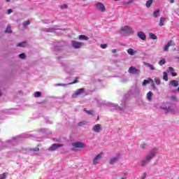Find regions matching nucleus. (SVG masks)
<instances>
[{"instance_id":"nucleus-3","label":"nucleus","mask_w":179,"mask_h":179,"mask_svg":"<svg viewBox=\"0 0 179 179\" xmlns=\"http://www.w3.org/2000/svg\"><path fill=\"white\" fill-rule=\"evenodd\" d=\"M109 107L110 110H117V111H123L125 108V103L122 104L121 107H119L118 105L115 103H110Z\"/></svg>"},{"instance_id":"nucleus-25","label":"nucleus","mask_w":179,"mask_h":179,"mask_svg":"<svg viewBox=\"0 0 179 179\" xmlns=\"http://www.w3.org/2000/svg\"><path fill=\"white\" fill-rule=\"evenodd\" d=\"M78 40L87 41V40H89V37L86 36L85 35H80L78 36Z\"/></svg>"},{"instance_id":"nucleus-1","label":"nucleus","mask_w":179,"mask_h":179,"mask_svg":"<svg viewBox=\"0 0 179 179\" xmlns=\"http://www.w3.org/2000/svg\"><path fill=\"white\" fill-rule=\"evenodd\" d=\"M22 138H29V136L26 134H22V135H20L16 137H14L12 138V140H8L6 143L1 142L0 150H3L5 148H10V146L17 145L18 142H20V141H22Z\"/></svg>"},{"instance_id":"nucleus-53","label":"nucleus","mask_w":179,"mask_h":179,"mask_svg":"<svg viewBox=\"0 0 179 179\" xmlns=\"http://www.w3.org/2000/svg\"><path fill=\"white\" fill-rule=\"evenodd\" d=\"M40 150V149H38V148H36L34 150H32V152H38Z\"/></svg>"},{"instance_id":"nucleus-10","label":"nucleus","mask_w":179,"mask_h":179,"mask_svg":"<svg viewBox=\"0 0 179 179\" xmlns=\"http://www.w3.org/2000/svg\"><path fill=\"white\" fill-rule=\"evenodd\" d=\"M96 9L99 10V12H101L102 13L106 12V6H104V4L103 3L98 2L96 4Z\"/></svg>"},{"instance_id":"nucleus-22","label":"nucleus","mask_w":179,"mask_h":179,"mask_svg":"<svg viewBox=\"0 0 179 179\" xmlns=\"http://www.w3.org/2000/svg\"><path fill=\"white\" fill-rule=\"evenodd\" d=\"M136 52H138L136 50H134L132 48H129L127 50V54H129V55H135V54H136Z\"/></svg>"},{"instance_id":"nucleus-44","label":"nucleus","mask_w":179,"mask_h":179,"mask_svg":"<svg viewBox=\"0 0 179 179\" xmlns=\"http://www.w3.org/2000/svg\"><path fill=\"white\" fill-rule=\"evenodd\" d=\"M171 100H172V101H177V97L176 96H171Z\"/></svg>"},{"instance_id":"nucleus-4","label":"nucleus","mask_w":179,"mask_h":179,"mask_svg":"<svg viewBox=\"0 0 179 179\" xmlns=\"http://www.w3.org/2000/svg\"><path fill=\"white\" fill-rule=\"evenodd\" d=\"M71 45L73 48H76V50H78L79 48H82V47L85 45V43L76 41H71Z\"/></svg>"},{"instance_id":"nucleus-36","label":"nucleus","mask_w":179,"mask_h":179,"mask_svg":"<svg viewBox=\"0 0 179 179\" xmlns=\"http://www.w3.org/2000/svg\"><path fill=\"white\" fill-rule=\"evenodd\" d=\"M19 58H21V59H24V58H26V54H24V53L20 54Z\"/></svg>"},{"instance_id":"nucleus-38","label":"nucleus","mask_w":179,"mask_h":179,"mask_svg":"<svg viewBox=\"0 0 179 179\" xmlns=\"http://www.w3.org/2000/svg\"><path fill=\"white\" fill-rule=\"evenodd\" d=\"M29 24H30V21H29V20L23 22L24 27L29 26Z\"/></svg>"},{"instance_id":"nucleus-13","label":"nucleus","mask_w":179,"mask_h":179,"mask_svg":"<svg viewBox=\"0 0 179 179\" xmlns=\"http://www.w3.org/2000/svg\"><path fill=\"white\" fill-rule=\"evenodd\" d=\"M42 30L46 33H55V30H58V28L57 26H55L52 28H43Z\"/></svg>"},{"instance_id":"nucleus-27","label":"nucleus","mask_w":179,"mask_h":179,"mask_svg":"<svg viewBox=\"0 0 179 179\" xmlns=\"http://www.w3.org/2000/svg\"><path fill=\"white\" fill-rule=\"evenodd\" d=\"M149 37L152 40H157V36L152 32L149 33Z\"/></svg>"},{"instance_id":"nucleus-31","label":"nucleus","mask_w":179,"mask_h":179,"mask_svg":"<svg viewBox=\"0 0 179 179\" xmlns=\"http://www.w3.org/2000/svg\"><path fill=\"white\" fill-rule=\"evenodd\" d=\"M160 13V10H157L153 13L154 17H159V15Z\"/></svg>"},{"instance_id":"nucleus-45","label":"nucleus","mask_w":179,"mask_h":179,"mask_svg":"<svg viewBox=\"0 0 179 179\" xmlns=\"http://www.w3.org/2000/svg\"><path fill=\"white\" fill-rule=\"evenodd\" d=\"M168 72H171V73L174 72V69L173 67H169Z\"/></svg>"},{"instance_id":"nucleus-61","label":"nucleus","mask_w":179,"mask_h":179,"mask_svg":"<svg viewBox=\"0 0 179 179\" xmlns=\"http://www.w3.org/2000/svg\"><path fill=\"white\" fill-rule=\"evenodd\" d=\"M59 140H58V139L56 140V142H59Z\"/></svg>"},{"instance_id":"nucleus-16","label":"nucleus","mask_w":179,"mask_h":179,"mask_svg":"<svg viewBox=\"0 0 179 179\" xmlns=\"http://www.w3.org/2000/svg\"><path fill=\"white\" fill-rule=\"evenodd\" d=\"M137 36L138 38H141V40H143L144 41L145 40H146V34L143 31L137 32Z\"/></svg>"},{"instance_id":"nucleus-2","label":"nucleus","mask_w":179,"mask_h":179,"mask_svg":"<svg viewBox=\"0 0 179 179\" xmlns=\"http://www.w3.org/2000/svg\"><path fill=\"white\" fill-rule=\"evenodd\" d=\"M157 152H159V149L157 148H152L149 154L145 156V157L141 161V166H146L149 162L157 155Z\"/></svg>"},{"instance_id":"nucleus-23","label":"nucleus","mask_w":179,"mask_h":179,"mask_svg":"<svg viewBox=\"0 0 179 179\" xmlns=\"http://www.w3.org/2000/svg\"><path fill=\"white\" fill-rule=\"evenodd\" d=\"M150 82H153V80L150 78H148V80H144L142 85L143 86H146V85H149Z\"/></svg>"},{"instance_id":"nucleus-9","label":"nucleus","mask_w":179,"mask_h":179,"mask_svg":"<svg viewBox=\"0 0 179 179\" xmlns=\"http://www.w3.org/2000/svg\"><path fill=\"white\" fill-rule=\"evenodd\" d=\"M73 148H79L80 149H83V148H86V144L77 141L71 144Z\"/></svg>"},{"instance_id":"nucleus-15","label":"nucleus","mask_w":179,"mask_h":179,"mask_svg":"<svg viewBox=\"0 0 179 179\" xmlns=\"http://www.w3.org/2000/svg\"><path fill=\"white\" fill-rule=\"evenodd\" d=\"M141 92V90H139V88L138 87H133L130 90V91L129 92V94H133V95H136V94H139Z\"/></svg>"},{"instance_id":"nucleus-6","label":"nucleus","mask_w":179,"mask_h":179,"mask_svg":"<svg viewBox=\"0 0 179 179\" xmlns=\"http://www.w3.org/2000/svg\"><path fill=\"white\" fill-rule=\"evenodd\" d=\"M63 66L67 73H69V75H73L74 71L71 68V66L69 63L64 64Z\"/></svg>"},{"instance_id":"nucleus-24","label":"nucleus","mask_w":179,"mask_h":179,"mask_svg":"<svg viewBox=\"0 0 179 179\" xmlns=\"http://www.w3.org/2000/svg\"><path fill=\"white\" fill-rule=\"evenodd\" d=\"M152 97H153V92L152 91H150L147 94V99L148 101H152Z\"/></svg>"},{"instance_id":"nucleus-50","label":"nucleus","mask_w":179,"mask_h":179,"mask_svg":"<svg viewBox=\"0 0 179 179\" xmlns=\"http://www.w3.org/2000/svg\"><path fill=\"white\" fill-rule=\"evenodd\" d=\"M13 12V10H12V9H8L7 11L8 15H10V13H12Z\"/></svg>"},{"instance_id":"nucleus-7","label":"nucleus","mask_w":179,"mask_h":179,"mask_svg":"<svg viewBox=\"0 0 179 179\" xmlns=\"http://www.w3.org/2000/svg\"><path fill=\"white\" fill-rule=\"evenodd\" d=\"M160 107L166 113H174V108L172 106H166V104L163 103Z\"/></svg>"},{"instance_id":"nucleus-49","label":"nucleus","mask_w":179,"mask_h":179,"mask_svg":"<svg viewBox=\"0 0 179 179\" xmlns=\"http://www.w3.org/2000/svg\"><path fill=\"white\" fill-rule=\"evenodd\" d=\"M42 22H43V23H45V24L50 23V20H42Z\"/></svg>"},{"instance_id":"nucleus-33","label":"nucleus","mask_w":179,"mask_h":179,"mask_svg":"<svg viewBox=\"0 0 179 179\" xmlns=\"http://www.w3.org/2000/svg\"><path fill=\"white\" fill-rule=\"evenodd\" d=\"M156 85H160V83H162V80H160V78L156 77L155 79H154Z\"/></svg>"},{"instance_id":"nucleus-14","label":"nucleus","mask_w":179,"mask_h":179,"mask_svg":"<svg viewBox=\"0 0 179 179\" xmlns=\"http://www.w3.org/2000/svg\"><path fill=\"white\" fill-rule=\"evenodd\" d=\"M101 124H96L95 125H94L93 128H92V131L94 132H96V134H99V132H101Z\"/></svg>"},{"instance_id":"nucleus-40","label":"nucleus","mask_w":179,"mask_h":179,"mask_svg":"<svg viewBox=\"0 0 179 179\" xmlns=\"http://www.w3.org/2000/svg\"><path fill=\"white\" fill-rule=\"evenodd\" d=\"M134 2V0H129L128 1H126L124 3V5H131Z\"/></svg>"},{"instance_id":"nucleus-18","label":"nucleus","mask_w":179,"mask_h":179,"mask_svg":"<svg viewBox=\"0 0 179 179\" xmlns=\"http://www.w3.org/2000/svg\"><path fill=\"white\" fill-rule=\"evenodd\" d=\"M171 45H173V41H170L169 42L167 43V44H166L164 45V51L167 52V51H169V48H170V47H171Z\"/></svg>"},{"instance_id":"nucleus-35","label":"nucleus","mask_w":179,"mask_h":179,"mask_svg":"<svg viewBox=\"0 0 179 179\" xmlns=\"http://www.w3.org/2000/svg\"><path fill=\"white\" fill-rule=\"evenodd\" d=\"M84 111H85L87 113V114H88L90 115H93V114H94V111H93V110H87L86 109H84Z\"/></svg>"},{"instance_id":"nucleus-59","label":"nucleus","mask_w":179,"mask_h":179,"mask_svg":"<svg viewBox=\"0 0 179 179\" xmlns=\"http://www.w3.org/2000/svg\"><path fill=\"white\" fill-rule=\"evenodd\" d=\"M120 179H127V177L123 176V177H122Z\"/></svg>"},{"instance_id":"nucleus-12","label":"nucleus","mask_w":179,"mask_h":179,"mask_svg":"<svg viewBox=\"0 0 179 179\" xmlns=\"http://www.w3.org/2000/svg\"><path fill=\"white\" fill-rule=\"evenodd\" d=\"M129 73H132L133 75H139L141 73V70L136 69V68L134 66H131L129 69Z\"/></svg>"},{"instance_id":"nucleus-28","label":"nucleus","mask_w":179,"mask_h":179,"mask_svg":"<svg viewBox=\"0 0 179 179\" xmlns=\"http://www.w3.org/2000/svg\"><path fill=\"white\" fill-rule=\"evenodd\" d=\"M152 3H153V0H148L146 1L145 6H147V8H150V6H152Z\"/></svg>"},{"instance_id":"nucleus-47","label":"nucleus","mask_w":179,"mask_h":179,"mask_svg":"<svg viewBox=\"0 0 179 179\" xmlns=\"http://www.w3.org/2000/svg\"><path fill=\"white\" fill-rule=\"evenodd\" d=\"M101 48H103V50L107 48V44H101Z\"/></svg>"},{"instance_id":"nucleus-48","label":"nucleus","mask_w":179,"mask_h":179,"mask_svg":"<svg viewBox=\"0 0 179 179\" xmlns=\"http://www.w3.org/2000/svg\"><path fill=\"white\" fill-rule=\"evenodd\" d=\"M76 79H78V78H76ZM75 83H78V80H75L73 82L69 83V85H75Z\"/></svg>"},{"instance_id":"nucleus-62","label":"nucleus","mask_w":179,"mask_h":179,"mask_svg":"<svg viewBox=\"0 0 179 179\" xmlns=\"http://www.w3.org/2000/svg\"><path fill=\"white\" fill-rule=\"evenodd\" d=\"M115 1H120V0H115Z\"/></svg>"},{"instance_id":"nucleus-57","label":"nucleus","mask_w":179,"mask_h":179,"mask_svg":"<svg viewBox=\"0 0 179 179\" xmlns=\"http://www.w3.org/2000/svg\"><path fill=\"white\" fill-rule=\"evenodd\" d=\"M171 3H174V0H170Z\"/></svg>"},{"instance_id":"nucleus-60","label":"nucleus","mask_w":179,"mask_h":179,"mask_svg":"<svg viewBox=\"0 0 179 179\" xmlns=\"http://www.w3.org/2000/svg\"><path fill=\"white\" fill-rule=\"evenodd\" d=\"M11 0H6V2H10Z\"/></svg>"},{"instance_id":"nucleus-55","label":"nucleus","mask_w":179,"mask_h":179,"mask_svg":"<svg viewBox=\"0 0 179 179\" xmlns=\"http://www.w3.org/2000/svg\"><path fill=\"white\" fill-rule=\"evenodd\" d=\"M171 73L172 76H173V77L177 76V73L172 72Z\"/></svg>"},{"instance_id":"nucleus-30","label":"nucleus","mask_w":179,"mask_h":179,"mask_svg":"<svg viewBox=\"0 0 179 179\" xmlns=\"http://www.w3.org/2000/svg\"><path fill=\"white\" fill-rule=\"evenodd\" d=\"M163 75H164V76H163L164 80H165V82H167L169 80V76L167 74V72L164 71L163 73Z\"/></svg>"},{"instance_id":"nucleus-37","label":"nucleus","mask_w":179,"mask_h":179,"mask_svg":"<svg viewBox=\"0 0 179 179\" xmlns=\"http://www.w3.org/2000/svg\"><path fill=\"white\" fill-rule=\"evenodd\" d=\"M68 85L69 84H62V83H57V84H55V86H63L64 87L68 86Z\"/></svg>"},{"instance_id":"nucleus-17","label":"nucleus","mask_w":179,"mask_h":179,"mask_svg":"<svg viewBox=\"0 0 179 179\" xmlns=\"http://www.w3.org/2000/svg\"><path fill=\"white\" fill-rule=\"evenodd\" d=\"M101 154H99L97 155L93 161L94 164H99V162H100V160H101Z\"/></svg>"},{"instance_id":"nucleus-19","label":"nucleus","mask_w":179,"mask_h":179,"mask_svg":"<svg viewBox=\"0 0 179 179\" xmlns=\"http://www.w3.org/2000/svg\"><path fill=\"white\" fill-rule=\"evenodd\" d=\"M164 24H166V17H161L159 18V26L160 27H162V26H164Z\"/></svg>"},{"instance_id":"nucleus-20","label":"nucleus","mask_w":179,"mask_h":179,"mask_svg":"<svg viewBox=\"0 0 179 179\" xmlns=\"http://www.w3.org/2000/svg\"><path fill=\"white\" fill-rule=\"evenodd\" d=\"M118 159H120V156L117 155L116 157H112L110 161V164H114L118 162Z\"/></svg>"},{"instance_id":"nucleus-51","label":"nucleus","mask_w":179,"mask_h":179,"mask_svg":"<svg viewBox=\"0 0 179 179\" xmlns=\"http://www.w3.org/2000/svg\"><path fill=\"white\" fill-rule=\"evenodd\" d=\"M40 131H41V132H43V134H45V132H47V129H41Z\"/></svg>"},{"instance_id":"nucleus-43","label":"nucleus","mask_w":179,"mask_h":179,"mask_svg":"<svg viewBox=\"0 0 179 179\" xmlns=\"http://www.w3.org/2000/svg\"><path fill=\"white\" fill-rule=\"evenodd\" d=\"M66 8H68V5H66V4H63V5L60 6L61 9H66Z\"/></svg>"},{"instance_id":"nucleus-21","label":"nucleus","mask_w":179,"mask_h":179,"mask_svg":"<svg viewBox=\"0 0 179 179\" xmlns=\"http://www.w3.org/2000/svg\"><path fill=\"white\" fill-rule=\"evenodd\" d=\"M169 85L171 86H173V87H177L179 85V83L177 80H173L169 82Z\"/></svg>"},{"instance_id":"nucleus-34","label":"nucleus","mask_w":179,"mask_h":179,"mask_svg":"<svg viewBox=\"0 0 179 179\" xmlns=\"http://www.w3.org/2000/svg\"><path fill=\"white\" fill-rule=\"evenodd\" d=\"M5 31H6V33H12V29H10V24H8L7 26V28H6Z\"/></svg>"},{"instance_id":"nucleus-63","label":"nucleus","mask_w":179,"mask_h":179,"mask_svg":"<svg viewBox=\"0 0 179 179\" xmlns=\"http://www.w3.org/2000/svg\"><path fill=\"white\" fill-rule=\"evenodd\" d=\"M97 120H99V117H98Z\"/></svg>"},{"instance_id":"nucleus-11","label":"nucleus","mask_w":179,"mask_h":179,"mask_svg":"<svg viewBox=\"0 0 179 179\" xmlns=\"http://www.w3.org/2000/svg\"><path fill=\"white\" fill-rule=\"evenodd\" d=\"M62 146H64V144L54 143L51 147L49 148V151L54 152V150H57V149H59V148H62Z\"/></svg>"},{"instance_id":"nucleus-41","label":"nucleus","mask_w":179,"mask_h":179,"mask_svg":"<svg viewBox=\"0 0 179 179\" xmlns=\"http://www.w3.org/2000/svg\"><path fill=\"white\" fill-rule=\"evenodd\" d=\"M6 178V173H2L0 175V179H5Z\"/></svg>"},{"instance_id":"nucleus-26","label":"nucleus","mask_w":179,"mask_h":179,"mask_svg":"<svg viewBox=\"0 0 179 179\" xmlns=\"http://www.w3.org/2000/svg\"><path fill=\"white\" fill-rule=\"evenodd\" d=\"M27 42L26 41H23L17 44V47H27Z\"/></svg>"},{"instance_id":"nucleus-5","label":"nucleus","mask_w":179,"mask_h":179,"mask_svg":"<svg viewBox=\"0 0 179 179\" xmlns=\"http://www.w3.org/2000/svg\"><path fill=\"white\" fill-rule=\"evenodd\" d=\"M121 31L125 34H132L134 33V29L131 27L124 26L121 28Z\"/></svg>"},{"instance_id":"nucleus-46","label":"nucleus","mask_w":179,"mask_h":179,"mask_svg":"<svg viewBox=\"0 0 179 179\" xmlns=\"http://www.w3.org/2000/svg\"><path fill=\"white\" fill-rule=\"evenodd\" d=\"M141 148H142V149H146L148 148V144H142Z\"/></svg>"},{"instance_id":"nucleus-54","label":"nucleus","mask_w":179,"mask_h":179,"mask_svg":"<svg viewBox=\"0 0 179 179\" xmlns=\"http://www.w3.org/2000/svg\"><path fill=\"white\" fill-rule=\"evenodd\" d=\"M111 52H113V54H115V52H117V50L116 49H113L111 50Z\"/></svg>"},{"instance_id":"nucleus-58","label":"nucleus","mask_w":179,"mask_h":179,"mask_svg":"<svg viewBox=\"0 0 179 179\" xmlns=\"http://www.w3.org/2000/svg\"><path fill=\"white\" fill-rule=\"evenodd\" d=\"M0 97H2V92L0 90Z\"/></svg>"},{"instance_id":"nucleus-32","label":"nucleus","mask_w":179,"mask_h":179,"mask_svg":"<svg viewBox=\"0 0 179 179\" xmlns=\"http://www.w3.org/2000/svg\"><path fill=\"white\" fill-rule=\"evenodd\" d=\"M164 64H166V59H164V58L162 59L159 62V65H160V66H163V65H164Z\"/></svg>"},{"instance_id":"nucleus-29","label":"nucleus","mask_w":179,"mask_h":179,"mask_svg":"<svg viewBox=\"0 0 179 179\" xmlns=\"http://www.w3.org/2000/svg\"><path fill=\"white\" fill-rule=\"evenodd\" d=\"M144 65H145V66H148V68H150V69L151 71H155V67L153 66V65L149 64V63H145Z\"/></svg>"},{"instance_id":"nucleus-52","label":"nucleus","mask_w":179,"mask_h":179,"mask_svg":"<svg viewBox=\"0 0 179 179\" xmlns=\"http://www.w3.org/2000/svg\"><path fill=\"white\" fill-rule=\"evenodd\" d=\"M146 176H147L146 173H144L143 174L142 177H141V179H145V178H146Z\"/></svg>"},{"instance_id":"nucleus-42","label":"nucleus","mask_w":179,"mask_h":179,"mask_svg":"<svg viewBox=\"0 0 179 179\" xmlns=\"http://www.w3.org/2000/svg\"><path fill=\"white\" fill-rule=\"evenodd\" d=\"M83 125H86V122H78L79 127H83Z\"/></svg>"},{"instance_id":"nucleus-8","label":"nucleus","mask_w":179,"mask_h":179,"mask_svg":"<svg viewBox=\"0 0 179 179\" xmlns=\"http://www.w3.org/2000/svg\"><path fill=\"white\" fill-rule=\"evenodd\" d=\"M84 93H85L84 88L78 89L72 94V97H73V99H76V97H78V96H80V94H83Z\"/></svg>"},{"instance_id":"nucleus-56","label":"nucleus","mask_w":179,"mask_h":179,"mask_svg":"<svg viewBox=\"0 0 179 179\" xmlns=\"http://www.w3.org/2000/svg\"><path fill=\"white\" fill-rule=\"evenodd\" d=\"M150 83H152V86H155V81H153V80H152V82H150Z\"/></svg>"},{"instance_id":"nucleus-39","label":"nucleus","mask_w":179,"mask_h":179,"mask_svg":"<svg viewBox=\"0 0 179 179\" xmlns=\"http://www.w3.org/2000/svg\"><path fill=\"white\" fill-rule=\"evenodd\" d=\"M40 96H41V92H36L34 93V97H40Z\"/></svg>"}]
</instances>
